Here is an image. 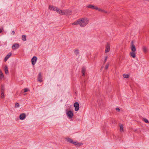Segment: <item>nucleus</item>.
<instances>
[{
    "instance_id": "obj_5",
    "label": "nucleus",
    "mask_w": 149,
    "mask_h": 149,
    "mask_svg": "<svg viewBox=\"0 0 149 149\" xmlns=\"http://www.w3.org/2000/svg\"><path fill=\"white\" fill-rule=\"evenodd\" d=\"M131 49L132 52H135L136 51V48L135 45L134 44V42L132 40L131 42Z\"/></svg>"
},
{
    "instance_id": "obj_22",
    "label": "nucleus",
    "mask_w": 149,
    "mask_h": 149,
    "mask_svg": "<svg viewBox=\"0 0 149 149\" xmlns=\"http://www.w3.org/2000/svg\"><path fill=\"white\" fill-rule=\"evenodd\" d=\"M120 132H123L124 130H123V127L122 124H120Z\"/></svg>"
},
{
    "instance_id": "obj_34",
    "label": "nucleus",
    "mask_w": 149,
    "mask_h": 149,
    "mask_svg": "<svg viewBox=\"0 0 149 149\" xmlns=\"http://www.w3.org/2000/svg\"><path fill=\"white\" fill-rule=\"evenodd\" d=\"M107 56H106L105 57L104 60V64H105V63L106 62V61H107Z\"/></svg>"
},
{
    "instance_id": "obj_20",
    "label": "nucleus",
    "mask_w": 149,
    "mask_h": 149,
    "mask_svg": "<svg viewBox=\"0 0 149 149\" xmlns=\"http://www.w3.org/2000/svg\"><path fill=\"white\" fill-rule=\"evenodd\" d=\"M67 141L70 143H72L73 142V140L71 138H68L66 139Z\"/></svg>"
},
{
    "instance_id": "obj_6",
    "label": "nucleus",
    "mask_w": 149,
    "mask_h": 149,
    "mask_svg": "<svg viewBox=\"0 0 149 149\" xmlns=\"http://www.w3.org/2000/svg\"><path fill=\"white\" fill-rule=\"evenodd\" d=\"M74 106L75 107V111H78L79 109V104L78 102H75L74 104Z\"/></svg>"
},
{
    "instance_id": "obj_1",
    "label": "nucleus",
    "mask_w": 149,
    "mask_h": 149,
    "mask_svg": "<svg viewBox=\"0 0 149 149\" xmlns=\"http://www.w3.org/2000/svg\"><path fill=\"white\" fill-rule=\"evenodd\" d=\"M89 20L87 18H82L79 19V25L82 27L85 26L88 23Z\"/></svg>"
},
{
    "instance_id": "obj_27",
    "label": "nucleus",
    "mask_w": 149,
    "mask_h": 149,
    "mask_svg": "<svg viewBox=\"0 0 149 149\" xmlns=\"http://www.w3.org/2000/svg\"><path fill=\"white\" fill-rule=\"evenodd\" d=\"M4 91H5V88H4V86L3 85H1V92H2V91H3V92H4Z\"/></svg>"
},
{
    "instance_id": "obj_9",
    "label": "nucleus",
    "mask_w": 149,
    "mask_h": 149,
    "mask_svg": "<svg viewBox=\"0 0 149 149\" xmlns=\"http://www.w3.org/2000/svg\"><path fill=\"white\" fill-rule=\"evenodd\" d=\"M72 11L70 10H65V15H69L72 14Z\"/></svg>"
},
{
    "instance_id": "obj_38",
    "label": "nucleus",
    "mask_w": 149,
    "mask_h": 149,
    "mask_svg": "<svg viewBox=\"0 0 149 149\" xmlns=\"http://www.w3.org/2000/svg\"><path fill=\"white\" fill-rule=\"evenodd\" d=\"M3 30V28L2 29H0V33L2 32Z\"/></svg>"
},
{
    "instance_id": "obj_7",
    "label": "nucleus",
    "mask_w": 149,
    "mask_h": 149,
    "mask_svg": "<svg viewBox=\"0 0 149 149\" xmlns=\"http://www.w3.org/2000/svg\"><path fill=\"white\" fill-rule=\"evenodd\" d=\"M37 60V58L36 56H33L32 58L31 61L33 65H34L35 64Z\"/></svg>"
},
{
    "instance_id": "obj_31",
    "label": "nucleus",
    "mask_w": 149,
    "mask_h": 149,
    "mask_svg": "<svg viewBox=\"0 0 149 149\" xmlns=\"http://www.w3.org/2000/svg\"><path fill=\"white\" fill-rule=\"evenodd\" d=\"M83 143H77V146H80L83 145Z\"/></svg>"
},
{
    "instance_id": "obj_24",
    "label": "nucleus",
    "mask_w": 149,
    "mask_h": 149,
    "mask_svg": "<svg viewBox=\"0 0 149 149\" xmlns=\"http://www.w3.org/2000/svg\"><path fill=\"white\" fill-rule=\"evenodd\" d=\"M74 53L76 56H77L79 53V50L77 49H75L74 50Z\"/></svg>"
},
{
    "instance_id": "obj_4",
    "label": "nucleus",
    "mask_w": 149,
    "mask_h": 149,
    "mask_svg": "<svg viewBox=\"0 0 149 149\" xmlns=\"http://www.w3.org/2000/svg\"><path fill=\"white\" fill-rule=\"evenodd\" d=\"M98 104L99 106L101 109H103L105 107V105L103 103L102 100L99 101V102L98 101Z\"/></svg>"
},
{
    "instance_id": "obj_21",
    "label": "nucleus",
    "mask_w": 149,
    "mask_h": 149,
    "mask_svg": "<svg viewBox=\"0 0 149 149\" xmlns=\"http://www.w3.org/2000/svg\"><path fill=\"white\" fill-rule=\"evenodd\" d=\"M22 40L23 41H25L26 40V35H22Z\"/></svg>"
},
{
    "instance_id": "obj_30",
    "label": "nucleus",
    "mask_w": 149,
    "mask_h": 149,
    "mask_svg": "<svg viewBox=\"0 0 149 149\" xmlns=\"http://www.w3.org/2000/svg\"><path fill=\"white\" fill-rule=\"evenodd\" d=\"M96 10H98L99 11H101L102 12H104L107 13L106 12H105V10H102L101 9L99 8H98V9H96Z\"/></svg>"
},
{
    "instance_id": "obj_13",
    "label": "nucleus",
    "mask_w": 149,
    "mask_h": 149,
    "mask_svg": "<svg viewBox=\"0 0 149 149\" xmlns=\"http://www.w3.org/2000/svg\"><path fill=\"white\" fill-rule=\"evenodd\" d=\"M11 55V53H10L8 54L5 57L4 59V61L5 62H6L8 59L10 57V56Z\"/></svg>"
},
{
    "instance_id": "obj_36",
    "label": "nucleus",
    "mask_w": 149,
    "mask_h": 149,
    "mask_svg": "<svg viewBox=\"0 0 149 149\" xmlns=\"http://www.w3.org/2000/svg\"><path fill=\"white\" fill-rule=\"evenodd\" d=\"M28 91V89L27 88H25L24 89V93L27 92Z\"/></svg>"
},
{
    "instance_id": "obj_10",
    "label": "nucleus",
    "mask_w": 149,
    "mask_h": 149,
    "mask_svg": "<svg viewBox=\"0 0 149 149\" xmlns=\"http://www.w3.org/2000/svg\"><path fill=\"white\" fill-rule=\"evenodd\" d=\"M19 47V45L18 43H15L12 46V48L14 50H15L18 48Z\"/></svg>"
},
{
    "instance_id": "obj_33",
    "label": "nucleus",
    "mask_w": 149,
    "mask_h": 149,
    "mask_svg": "<svg viewBox=\"0 0 149 149\" xmlns=\"http://www.w3.org/2000/svg\"><path fill=\"white\" fill-rule=\"evenodd\" d=\"M72 144H74V145L76 146H77V141H73V142L72 143Z\"/></svg>"
},
{
    "instance_id": "obj_35",
    "label": "nucleus",
    "mask_w": 149,
    "mask_h": 149,
    "mask_svg": "<svg viewBox=\"0 0 149 149\" xmlns=\"http://www.w3.org/2000/svg\"><path fill=\"white\" fill-rule=\"evenodd\" d=\"M109 64H107L106 65L105 67V69L107 70V69H108V67H109Z\"/></svg>"
},
{
    "instance_id": "obj_11",
    "label": "nucleus",
    "mask_w": 149,
    "mask_h": 149,
    "mask_svg": "<svg viewBox=\"0 0 149 149\" xmlns=\"http://www.w3.org/2000/svg\"><path fill=\"white\" fill-rule=\"evenodd\" d=\"M87 7L89 8H91L93 9H97L98 8L96 6H93L91 4H90L87 6Z\"/></svg>"
},
{
    "instance_id": "obj_23",
    "label": "nucleus",
    "mask_w": 149,
    "mask_h": 149,
    "mask_svg": "<svg viewBox=\"0 0 149 149\" xmlns=\"http://www.w3.org/2000/svg\"><path fill=\"white\" fill-rule=\"evenodd\" d=\"M72 25L79 24V19H78L77 20L75 21L74 22L72 23Z\"/></svg>"
},
{
    "instance_id": "obj_3",
    "label": "nucleus",
    "mask_w": 149,
    "mask_h": 149,
    "mask_svg": "<svg viewBox=\"0 0 149 149\" xmlns=\"http://www.w3.org/2000/svg\"><path fill=\"white\" fill-rule=\"evenodd\" d=\"M49 8L51 10H53L57 12H58L59 11V9L58 8L53 6H49Z\"/></svg>"
},
{
    "instance_id": "obj_29",
    "label": "nucleus",
    "mask_w": 149,
    "mask_h": 149,
    "mask_svg": "<svg viewBox=\"0 0 149 149\" xmlns=\"http://www.w3.org/2000/svg\"><path fill=\"white\" fill-rule=\"evenodd\" d=\"M123 77L125 78H128L130 76L129 74H124L123 75Z\"/></svg>"
},
{
    "instance_id": "obj_39",
    "label": "nucleus",
    "mask_w": 149,
    "mask_h": 149,
    "mask_svg": "<svg viewBox=\"0 0 149 149\" xmlns=\"http://www.w3.org/2000/svg\"><path fill=\"white\" fill-rule=\"evenodd\" d=\"M12 34H13V35H14V34H15V32L14 31H13L12 32Z\"/></svg>"
},
{
    "instance_id": "obj_2",
    "label": "nucleus",
    "mask_w": 149,
    "mask_h": 149,
    "mask_svg": "<svg viewBox=\"0 0 149 149\" xmlns=\"http://www.w3.org/2000/svg\"><path fill=\"white\" fill-rule=\"evenodd\" d=\"M66 113L67 116L70 118H72L74 116V113L72 111L69 110L68 111L67 109L66 110Z\"/></svg>"
},
{
    "instance_id": "obj_28",
    "label": "nucleus",
    "mask_w": 149,
    "mask_h": 149,
    "mask_svg": "<svg viewBox=\"0 0 149 149\" xmlns=\"http://www.w3.org/2000/svg\"><path fill=\"white\" fill-rule=\"evenodd\" d=\"M143 120L146 123H149V121L146 118H143Z\"/></svg>"
},
{
    "instance_id": "obj_15",
    "label": "nucleus",
    "mask_w": 149,
    "mask_h": 149,
    "mask_svg": "<svg viewBox=\"0 0 149 149\" xmlns=\"http://www.w3.org/2000/svg\"><path fill=\"white\" fill-rule=\"evenodd\" d=\"M110 45L108 43L107 45L105 51L107 52H109L110 51Z\"/></svg>"
},
{
    "instance_id": "obj_16",
    "label": "nucleus",
    "mask_w": 149,
    "mask_h": 149,
    "mask_svg": "<svg viewBox=\"0 0 149 149\" xmlns=\"http://www.w3.org/2000/svg\"><path fill=\"white\" fill-rule=\"evenodd\" d=\"M4 71H5V73L6 74H7L8 73V67L6 65L5 66Z\"/></svg>"
},
{
    "instance_id": "obj_8",
    "label": "nucleus",
    "mask_w": 149,
    "mask_h": 149,
    "mask_svg": "<svg viewBox=\"0 0 149 149\" xmlns=\"http://www.w3.org/2000/svg\"><path fill=\"white\" fill-rule=\"evenodd\" d=\"M42 77L41 72H39L37 78L38 81L40 82H42Z\"/></svg>"
},
{
    "instance_id": "obj_25",
    "label": "nucleus",
    "mask_w": 149,
    "mask_h": 149,
    "mask_svg": "<svg viewBox=\"0 0 149 149\" xmlns=\"http://www.w3.org/2000/svg\"><path fill=\"white\" fill-rule=\"evenodd\" d=\"M3 77V74L2 71L0 70V78L2 79Z\"/></svg>"
},
{
    "instance_id": "obj_18",
    "label": "nucleus",
    "mask_w": 149,
    "mask_h": 149,
    "mask_svg": "<svg viewBox=\"0 0 149 149\" xmlns=\"http://www.w3.org/2000/svg\"><path fill=\"white\" fill-rule=\"evenodd\" d=\"M130 55L133 58H135L136 57V54L135 52H132L130 53Z\"/></svg>"
},
{
    "instance_id": "obj_14",
    "label": "nucleus",
    "mask_w": 149,
    "mask_h": 149,
    "mask_svg": "<svg viewBox=\"0 0 149 149\" xmlns=\"http://www.w3.org/2000/svg\"><path fill=\"white\" fill-rule=\"evenodd\" d=\"M86 68L84 67H83L81 70V73L83 76H84L85 75V73L86 71Z\"/></svg>"
},
{
    "instance_id": "obj_17",
    "label": "nucleus",
    "mask_w": 149,
    "mask_h": 149,
    "mask_svg": "<svg viewBox=\"0 0 149 149\" xmlns=\"http://www.w3.org/2000/svg\"><path fill=\"white\" fill-rule=\"evenodd\" d=\"M65 10H59V9L58 12H57L58 13L62 15H65Z\"/></svg>"
},
{
    "instance_id": "obj_19",
    "label": "nucleus",
    "mask_w": 149,
    "mask_h": 149,
    "mask_svg": "<svg viewBox=\"0 0 149 149\" xmlns=\"http://www.w3.org/2000/svg\"><path fill=\"white\" fill-rule=\"evenodd\" d=\"M143 51L145 53L147 52V49L146 46H144L142 47Z\"/></svg>"
},
{
    "instance_id": "obj_37",
    "label": "nucleus",
    "mask_w": 149,
    "mask_h": 149,
    "mask_svg": "<svg viewBox=\"0 0 149 149\" xmlns=\"http://www.w3.org/2000/svg\"><path fill=\"white\" fill-rule=\"evenodd\" d=\"M116 111H118V112H119V111H120V109L119 108H116Z\"/></svg>"
},
{
    "instance_id": "obj_32",
    "label": "nucleus",
    "mask_w": 149,
    "mask_h": 149,
    "mask_svg": "<svg viewBox=\"0 0 149 149\" xmlns=\"http://www.w3.org/2000/svg\"><path fill=\"white\" fill-rule=\"evenodd\" d=\"M19 104L18 103H16L15 104V107H19Z\"/></svg>"
},
{
    "instance_id": "obj_12",
    "label": "nucleus",
    "mask_w": 149,
    "mask_h": 149,
    "mask_svg": "<svg viewBox=\"0 0 149 149\" xmlns=\"http://www.w3.org/2000/svg\"><path fill=\"white\" fill-rule=\"evenodd\" d=\"M26 117V115L25 113H22L19 116V118L21 120H24Z\"/></svg>"
},
{
    "instance_id": "obj_26",
    "label": "nucleus",
    "mask_w": 149,
    "mask_h": 149,
    "mask_svg": "<svg viewBox=\"0 0 149 149\" xmlns=\"http://www.w3.org/2000/svg\"><path fill=\"white\" fill-rule=\"evenodd\" d=\"M1 92V98H4V92L2 91Z\"/></svg>"
},
{
    "instance_id": "obj_40",
    "label": "nucleus",
    "mask_w": 149,
    "mask_h": 149,
    "mask_svg": "<svg viewBox=\"0 0 149 149\" xmlns=\"http://www.w3.org/2000/svg\"><path fill=\"white\" fill-rule=\"evenodd\" d=\"M26 95V93H25V94H24V95Z\"/></svg>"
}]
</instances>
